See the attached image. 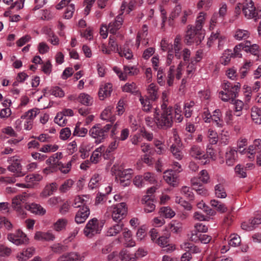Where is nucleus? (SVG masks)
Masks as SVG:
<instances>
[{"label": "nucleus", "instance_id": "1", "mask_svg": "<svg viewBox=\"0 0 261 261\" xmlns=\"http://www.w3.org/2000/svg\"><path fill=\"white\" fill-rule=\"evenodd\" d=\"M241 88V84L237 83L232 84L229 82L224 81L222 84L223 90L219 93V97L223 101H229L232 103L237 96Z\"/></svg>", "mask_w": 261, "mask_h": 261}, {"label": "nucleus", "instance_id": "2", "mask_svg": "<svg viewBox=\"0 0 261 261\" xmlns=\"http://www.w3.org/2000/svg\"><path fill=\"white\" fill-rule=\"evenodd\" d=\"M112 127L111 124H107L103 126L99 124H96L90 129L89 134L95 140V143L99 144L103 142L108 137V133Z\"/></svg>", "mask_w": 261, "mask_h": 261}, {"label": "nucleus", "instance_id": "3", "mask_svg": "<svg viewBox=\"0 0 261 261\" xmlns=\"http://www.w3.org/2000/svg\"><path fill=\"white\" fill-rule=\"evenodd\" d=\"M173 112L169 110L157 111L154 115V122L161 128H169L172 126L173 120Z\"/></svg>", "mask_w": 261, "mask_h": 261}, {"label": "nucleus", "instance_id": "4", "mask_svg": "<svg viewBox=\"0 0 261 261\" xmlns=\"http://www.w3.org/2000/svg\"><path fill=\"white\" fill-rule=\"evenodd\" d=\"M127 211L126 203L121 202L108 207L107 209L106 214L108 216H111L114 221L119 222L126 216Z\"/></svg>", "mask_w": 261, "mask_h": 261}, {"label": "nucleus", "instance_id": "5", "mask_svg": "<svg viewBox=\"0 0 261 261\" xmlns=\"http://www.w3.org/2000/svg\"><path fill=\"white\" fill-rule=\"evenodd\" d=\"M242 9L243 13L246 18L251 19L255 18L256 20L257 12L254 3L252 0H245L242 4L239 3L236 6V10Z\"/></svg>", "mask_w": 261, "mask_h": 261}, {"label": "nucleus", "instance_id": "6", "mask_svg": "<svg viewBox=\"0 0 261 261\" xmlns=\"http://www.w3.org/2000/svg\"><path fill=\"white\" fill-rule=\"evenodd\" d=\"M204 38V33H198L192 26H188L185 37V42L188 44L195 43L199 45Z\"/></svg>", "mask_w": 261, "mask_h": 261}, {"label": "nucleus", "instance_id": "7", "mask_svg": "<svg viewBox=\"0 0 261 261\" xmlns=\"http://www.w3.org/2000/svg\"><path fill=\"white\" fill-rule=\"evenodd\" d=\"M183 63L180 62L175 69V66H171L167 72V83L169 86L173 85L175 76L177 80H179L181 77L183 71Z\"/></svg>", "mask_w": 261, "mask_h": 261}, {"label": "nucleus", "instance_id": "8", "mask_svg": "<svg viewBox=\"0 0 261 261\" xmlns=\"http://www.w3.org/2000/svg\"><path fill=\"white\" fill-rule=\"evenodd\" d=\"M7 238L9 241L17 246L27 245L29 243L27 234L20 230L8 234Z\"/></svg>", "mask_w": 261, "mask_h": 261}, {"label": "nucleus", "instance_id": "9", "mask_svg": "<svg viewBox=\"0 0 261 261\" xmlns=\"http://www.w3.org/2000/svg\"><path fill=\"white\" fill-rule=\"evenodd\" d=\"M101 230V226L99 225L98 220L96 218L91 219L87 223L84 229V234L91 238L94 235L99 233Z\"/></svg>", "mask_w": 261, "mask_h": 261}, {"label": "nucleus", "instance_id": "10", "mask_svg": "<svg viewBox=\"0 0 261 261\" xmlns=\"http://www.w3.org/2000/svg\"><path fill=\"white\" fill-rule=\"evenodd\" d=\"M133 170L131 169L119 170L116 173V180L123 187L128 186L132 177Z\"/></svg>", "mask_w": 261, "mask_h": 261}, {"label": "nucleus", "instance_id": "11", "mask_svg": "<svg viewBox=\"0 0 261 261\" xmlns=\"http://www.w3.org/2000/svg\"><path fill=\"white\" fill-rule=\"evenodd\" d=\"M261 151V140L255 139L252 144L249 146L247 148L240 150V153L246 154L249 160H253L255 154Z\"/></svg>", "mask_w": 261, "mask_h": 261}, {"label": "nucleus", "instance_id": "12", "mask_svg": "<svg viewBox=\"0 0 261 261\" xmlns=\"http://www.w3.org/2000/svg\"><path fill=\"white\" fill-rule=\"evenodd\" d=\"M220 31L217 30L216 32H213L208 38L207 45L208 47L212 46L213 42L216 39L218 40V48L219 50L222 49L226 43V38L225 36L220 35Z\"/></svg>", "mask_w": 261, "mask_h": 261}, {"label": "nucleus", "instance_id": "13", "mask_svg": "<svg viewBox=\"0 0 261 261\" xmlns=\"http://www.w3.org/2000/svg\"><path fill=\"white\" fill-rule=\"evenodd\" d=\"M9 161L10 165L8 166V169L9 171L14 173V175L17 177L22 176L24 175V173L21 171L22 166L18 159L13 157Z\"/></svg>", "mask_w": 261, "mask_h": 261}, {"label": "nucleus", "instance_id": "14", "mask_svg": "<svg viewBox=\"0 0 261 261\" xmlns=\"http://www.w3.org/2000/svg\"><path fill=\"white\" fill-rule=\"evenodd\" d=\"M87 255L86 252L79 253L76 252L66 253L61 256L57 261H83Z\"/></svg>", "mask_w": 261, "mask_h": 261}, {"label": "nucleus", "instance_id": "15", "mask_svg": "<svg viewBox=\"0 0 261 261\" xmlns=\"http://www.w3.org/2000/svg\"><path fill=\"white\" fill-rule=\"evenodd\" d=\"M113 91L112 84L110 83H102L100 86L98 95L100 100H104L110 96Z\"/></svg>", "mask_w": 261, "mask_h": 261}, {"label": "nucleus", "instance_id": "16", "mask_svg": "<svg viewBox=\"0 0 261 261\" xmlns=\"http://www.w3.org/2000/svg\"><path fill=\"white\" fill-rule=\"evenodd\" d=\"M27 200V195H19L12 199V206L17 212L21 213L22 211V204Z\"/></svg>", "mask_w": 261, "mask_h": 261}, {"label": "nucleus", "instance_id": "17", "mask_svg": "<svg viewBox=\"0 0 261 261\" xmlns=\"http://www.w3.org/2000/svg\"><path fill=\"white\" fill-rule=\"evenodd\" d=\"M164 179L169 185L174 187L178 184V175L173 172L172 170H167L164 173Z\"/></svg>", "mask_w": 261, "mask_h": 261}, {"label": "nucleus", "instance_id": "18", "mask_svg": "<svg viewBox=\"0 0 261 261\" xmlns=\"http://www.w3.org/2000/svg\"><path fill=\"white\" fill-rule=\"evenodd\" d=\"M34 239L39 241H51L55 239V235L51 231H38L34 235Z\"/></svg>", "mask_w": 261, "mask_h": 261}, {"label": "nucleus", "instance_id": "19", "mask_svg": "<svg viewBox=\"0 0 261 261\" xmlns=\"http://www.w3.org/2000/svg\"><path fill=\"white\" fill-rule=\"evenodd\" d=\"M90 215V209L88 206H84L76 213L75 217V221L78 223L84 222Z\"/></svg>", "mask_w": 261, "mask_h": 261}, {"label": "nucleus", "instance_id": "20", "mask_svg": "<svg viewBox=\"0 0 261 261\" xmlns=\"http://www.w3.org/2000/svg\"><path fill=\"white\" fill-rule=\"evenodd\" d=\"M123 22L122 14L118 15L114 21L110 22L108 25L109 32L113 34L116 33L121 27Z\"/></svg>", "mask_w": 261, "mask_h": 261}, {"label": "nucleus", "instance_id": "21", "mask_svg": "<svg viewBox=\"0 0 261 261\" xmlns=\"http://www.w3.org/2000/svg\"><path fill=\"white\" fill-rule=\"evenodd\" d=\"M113 108L111 106L107 107L101 113L100 118L102 120L107 122L113 123L116 120V116L113 114Z\"/></svg>", "mask_w": 261, "mask_h": 261}, {"label": "nucleus", "instance_id": "22", "mask_svg": "<svg viewBox=\"0 0 261 261\" xmlns=\"http://www.w3.org/2000/svg\"><path fill=\"white\" fill-rule=\"evenodd\" d=\"M35 251V249L33 247L24 249L22 251L17 254L16 257L19 261H25L33 255Z\"/></svg>", "mask_w": 261, "mask_h": 261}, {"label": "nucleus", "instance_id": "23", "mask_svg": "<svg viewBox=\"0 0 261 261\" xmlns=\"http://www.w3.org/2000/svg\"><path fill=\"white\" fill-rule=\"evenodd\" d=\"M238 157L237 151L232 148L229 149L225 153L226 164L231 166L234 165Z\"/></svg>", "mask_w": 261, "mask_h": 261}, {"label": "nucleus", "instance_id": "24", "mask_svg": "<svg viewBox=\"0 0 261 261\" xmlns=\"http://www.w3.org/2000/svg\"><path fill=\"white\" fill-rule=\"evenodd\" d=\"M90 202L89 197L88 195L76 196L72 204L74 207L88 206L87 204Z\"/></svg>", "mask_w": 261, "mask_h": 261}, {"label": "nucleus", "instance_id": "25", "mask_svg": "<svg viewBox=\"0 0 261 261\" xmlns=\"http://www.w3.org/2000/svg\"><path fill=\"white\" fill-rule=\"evenodd\" d=\"M182 44L181 43V37L177 35L174 39V43L172 45V50H174L175 57L177 59H181L182 57Z\"/></svg>", "mask_w": 261, "mask_h": 261}, {"label": "nucleus", "instance_id": "26", "mask_svg": "<svg viewBox=\"0 0 261 261\" xmlns=\"http://www.w3.org/2000/svg\"><path fill=\"white\" fill-rule=\"evenodd\" d=\"M190 155L195 159L202 160H204V151L200 146L194 145L190 150Z\"/></svg>", "mask_w": 261, "mask_h": 261}, {"label": "nucleus", "instance_id": "27", "mask_svg": "<svg viewBox=\"0 0 261 261\" xmlns=\"http://www.w3.org/2000/svg\"><path fill=\"white\" fill-rule=\"evenodd\" d=\"M144 204V210L146 213H151L154 211L155 205L149 195H145L142 200Z\"/></svg>", "mask_w": 261, "mask_h": 261}, {"label": "nucleus", "instance_id": "28", "mask_svg": "<svg viewBox=\"0 0 261 261\" xmlns=\"http://www.w3.org/2000/svg\"><path fill=\"white\" fill-rule=\"evenodd\" d=\"M43 176L39 174H32L25 177V181L27 182V187H31L42 180Z\"/></svg>", "mask_w": 261, "mask_h": 261}, {"label": "nucleus", "instance_id": "29", "mask_svg": "<svg viewBox=\"0 0 261 261\" xmlns=\"http://www.w3.org/2000/svg\"><path fill=\"white\" fill-rule=\"evenodd\" d=\"M25 208L35 214L44 215L46 212L45 209L40 205L36 203L27 204L25 205Z\"/></svg>", "mask_w": 261, "mask_h": 261}, {"label": "nucleus", "instance_id": "30", "mask_svg": "<svg viewBox=\"0 0 261 261\" xmlns=\"http://www.w3.org/2000/svg\"><path fill=\"white\" fill-rule=\"evenodd\" d=\"M122 234L124 240V244L126 247H130L135 245V242L132 239L131 231L127 228H122Z\"/></svg>", "mask_w": 261, "mask_h": 261}, {"label": "nucleus", "instance_id": "31", "mask_svg": "<svg viewBox=\"0 0 261 261\" xmlns=\"http://www.w3.org/2000/svg\"><path fill=\"white\" fill-rule=\"evenodd\" d=\"M58 188V185L56 182H52L45 186L43 191L41 192L40 196L43 198H46L51 195L54 192L56 191Z\"/></svg>", "mask_w": 261, "mask_h": 261}, {"label": "nucleus", "instance_id": "32", "mask_svg": "<svg viewBox=\"0 0 261 261\" xmlns=\"http://www.w3.org/2000/svg\"><path fill=\"white\" fill-rule=\"evenodd\" d=\"M74 180L71 178L65 180L59 188V191L61 193H66L69 192L74 184Z\"/></svg>", "mask_w": 261, "mask_h": 261}, {"label": "nucleus", "instance_id": "33", "mask_svg": "<svg viewBox=\"0 0 261 261\" xmlns=\"http://www.w3.org/2000/svg\"><path fill=\"white\" fill-rule=\"evenodd\" d=\"M77 100L81 104L86 106H91L93 103V98L86 93H80L77 98Z\"/></svg>", "mask_w": 261, "mask_h": 261}, {"label": "nucleus", "instance_id": "34", "mask_svg": "<svg viewBox=\"0 0 261 261\" xmlns=\"http://www.w3.org/2000/svg\"><path fill=\"white\" fill-rule=\"evenodd\" d=\"M147 91L149 98L151 100L154 101L159 97L158 87L154 83L149 85Z\"/></svg>", "mask_w": 261, "mask_h": 261}, {"label": "nucleus", "instance_id": "35", "mask_svg": "<svg viewBox=\"0 0 261 261\" xmlns=\"http://www.w3.org/2000/svg\"><path fill=\"white\" fill-rule=\"evenodd\" d=\"M63 157L62 153L61 152H58L54 153L50 156L48 159L46 160V164L48 166H57L59 163L61 162H59V160Z\"/></svg>", "mask_w": 261, "mask_h": 261}, {"label": "nucleus", "instance_id": "36", "mask_svg": "<svg viewBox=\"0 0 261 261\" xmlns=\"http://www.w3.org/2000/svg\"><path fill=\"white\" fill-rule=\"evenodd\" d=\"M195 232H196V231H195ZM190 239L192 241L195 242H196L198 240H200L202 243L207 244L211 241L212 238L211 236H208L207 234H200L199 235H198L197 233H194L193 232H192L191 236L190 237Z\"/></svg>", "mask_w": 261, "mask_h": 261}, {"label": "nucleus", "instance_id": "37", "mask_svg": "<svg viewBox=\"0 0 261 261\" xmlns=\"http://www.w3.org/2000/svg\"><path fill=\"white\" fill-rule=\"evenodd\" d=\"M213 121L218 127H222L224 122L221 118V114L219 109L215 110L211 117V122Z\"/></svg>", "mask_w": 261, "mask_h": 261}, {"label": "nucleus", "instance_id": "38", "mask_svg": "<svg viewBox=\"0 0 261 261\" xmlns=\"http://www.w3.org/2000/svg\"><path fill=\"white\" fill-rule=\"evenodd\" d=\"M244 47L245 48V51L247 53H250L251 54L256 56L259 54V47L256 44H251L250 41H247L244 42Z\"/></svg>", "mask_w": 261, "mask_h": 261}, {"label": "nucleus", "instance_id": "39", "mask_svg": "<svg viewBox=\"0 0 261 261\" xmlns=\"http://www.w3.org/2000/svg\"><path fill=\"white\" fill-rule=\"evenodd\" d=\"M102 179L101 176L97 173L94 174L89 182L88 187L91 190L97 188L100 184Z\"/></svg>", "mask_w": 261, "mask_h": 261}, {"label": "nucleus", "instance_id": "40", "mask_svg": "<svg viewBox=\"0 0 261 261\" xmlns=\"http://www.w3.org/2000/svg\"><path fill=\"white\" fill-rule=\"evenodd\" d=\"M251 118L253 121L256 124H261V110L256 107L251 109Z\"/></svg>", "mask_w": 261, "mask_h": 261}, {"label": "nucleus", "instance_id": "41", "mask_svg": "<svg viewBox=\"0 0 261 261\" xmlns=\"http://www.w3.org/2000/svg\"><path fill=\"white\" fill-rule=\"evenodd\" d=\"M160 215L166 218L171 219L175 215V212L169 206H163L160 208L159 211Z\"/></svg>", "mask_w": 261, "mask_h": 261}, {"label": "nucleus", "instance_id": "42", "mask_svg": "<svg viewBox=\"0 0 261 261\" xmlns=\"http://www.w3.org/2000/svg\"><path fill=\"white\" fill-rule=\"evenodd\" d=\"M148 34L146 33H142V32H139L136 38V46L137 48H139L141 43L146 46L148 44V39L147 38Z\"/></svg>", "mask_w": 261, "mask_h": 261}, {"label": "nucleus", "instance_id": "43", "mask_svg": "<svg viewBox=\"0 0 261 261\" xmlns=\"http://www.w3.org/2000/svg\"><path fill=\"white\" fill-rule=\"evenodd\" d=\"M119 258L121 261H136V256L130 254L126 250H122L119 253Z\"/></svg>", "mask_w": 261, "mask_h": 261}, {"label": "nucleus", "instance_id": "44", "mask_svg": "<svg viewBox=\"0 0 261 261\" xmlns=\"http://www.w3.org/2000/svg\"><path fill=\"white\" fill-rule=\"evenodd\" d=\"M215 193L216 197L219 198H225L227 196L224 186L221 184L215 186Z\"/></svg>", "mask_w": 261, "mask_h": 261}, {"label": "nucleus", "instance_id": "45", "mask_svg": "<svg viewBox=\"0 0 261 261\" xmlns=\"http://www.w3.org/2000/svg\"><path fill=\"white\" fill-rule=\"evenodd\" d=\"M206 151V153L204 152V160H205V162L203 163L204 164L209 161L210 159H211L213 160H215L216 156L215 152L211 144H208L207 146Z\"/></svg>", "mask_w": 261, "mask_h": 261}, {"label": "nucleus", "instance_id": "46", "mask_svg": "<svg viewBox=\"0 0 261 261\" xmlns=\"http://www.w3.org/2000/svg\"><path fill=\"white\" fill-rule=\"evenodd\" d=\"M123 224L119 223L110 227L107 231L108 236H114L122 230Z\"/></svg>", "mask_w": 261, "mask_h": 261}, {"label": "nucleus", "instance_id": "47", "mask_svg": "<svg viewBox=\"0 0 261 261\" xmlns=\"http://www.w3.org/2000/svg\"><path fill=\"white\" fill-rule=\"evenodd\" d=\"M249 36L250 33L248 31L243 29H237L235 32L234 37L237 40H241L247 39Z\"/></svg>", "mask_w": 261, "mask_h": 261}, {"label": "nucleus", "instance_id": "48", "mask_svg": "<svg viewBox=\"0 0 261 261\" xmlns=\"http://www.w3.org/2000/svg\"><path fill=\"white\" fill-rule=\"evenodd\" d=\"M153 144L156 148L155 151L158 154H162L165 151V145L163 140L154 139Z\"/></svg>", "mask_w": 261, "mask_h": 261}, {"label": "nucleus", "instance_id": "49", "mask_svg": "<svg viewBox=\"0 0 261 261\" xmlns=\"http://www.w3.org/2000/svg\"><path fill=\"white\" fill-rule=\"evenodd\" d=\"M67 224V220L65 218L58 219L54 224V229L57 231L64 230Z\"/></svg>", "mask_w": 261, "mask_h": 261}, {"label": "nucleus", "instance_id": "50", "mask_svg": "<svg viewBox=\"0 0 261 261\" xmlns=\"http://www.w3.org/2000/svg\"><path fill=\"white\" fill-rule=\"evenodd\" d=\"M233 56L231 50H225L221 57V63L224 65H227L230 62L231 57Z\"/></svg>", "mask_w": 261, "mask_h": 261}, {"label": "nucleus", "instance_id": "51", "mask_svg": "<svg viewBox=\"0 0 261 261\" xmlns=\"http://www.w3.org/2000/svg\"><path fill=\"white\" fill-rule=\"evenodd\" d=\"M38 113L39 110L38 109H33L29 110L22 115L21 116V119H27L33 121Z\"/></svg>", "mask_w": 261, "mask_h": 261}, {"label": "nucleus", "instance_id": "52", "mask_svg": "<svg viewBox=\"0 0 261 261\" xmlns=\"http://www.w3.org/2000/svg\"><path fill=\"white\" fill-rule=\"evenodd\" d=\"M194 106L195 103L193 101L187 102L185 104L184 114L186 117L190 118L191 116Z\"/></svg>", "mask_w": 261, "mask_h": 261}, {"label": "nucleus", "instance_id": "53", "mask_svg": "<svg viewBox=\"0 0 261 261\" xmlns=\"http://www.w3.org/2000/svg\"><path fill=\"white\" fill-rule=\"evenodd\" d=\"M88 133V129L85 127H81L80 125L76 124L73 133V135L74 136H77L80 137H84Z\"/></svg>", "mask_w": 261, "mask_h": 261}, {"label": "nucleus", "instance_id": "54", "mask_svg": "<svg viewBox=\"0 0 261 261\" xmlns=\"http://www.w3.org/2000/svg\"><path fill=\"white\" fill-rule=\"evenodd\" d=\"M139 100L141 103L143 110L145 112H149L151 108V105L149 98L140 95Z\"/></svg>", "mask_w": 261, "mask_h": 261}, {"label": "nucleus", "instance_id": "55", "mask_svg": "<svg viewBox=\"0 0 261 261\" xmlns=\"http://www.w3.org/2000/svg\"><path fill=\"white\" fill-rule=\"evenodd\" d=\"M58 148L59 146L56 144H45L39 149V151L44 153L53 152L57 151Z\"/></svg>", "mask_w": 261, "mask_h": 261}, {"label": "nucleus", "instance_id": "56", "mask_svg": "<svg viewBox=\"0 0 261 261\" xmlns=\"http://www.w3.org/2000/svg\"><path fill=\"white\" fill-rule=\"evenodd\" d=\"M241 242L240 237L237 234H231L230 236V240L229 245L232 247H236L239 246Z\"/></svg>", "mask_w": 261, "mask_h": 261}, {"label": "nucleus", "instance_id": "57", "mask_svg": "<svg viewBox=\"0 0 261 261\" xmlns=\"http://www.w3.org/2000/svg\"><path fill=\"white\" fill-rule=\"evenodd\" d=\"M59 170L63 174H67L69 172L72 166L71 161H69L66 164H63L62 162L59 163L58 165Z\"/></svg>", "mask_w": 261, "mask_h": 261}, {"label": "nucleus", "instance_id": "58", "mask_svg": "<svg viewBox=\"0 0 261 261\" xmlns=\"http://www.w3.org/2000/svg\"><path fill=\"white\" fill-rule=\"evenodd\" d=\"M207 137L208 141L211 145L216 144L218 142L217 133L213 129H210L207 133Z\"/></svg>", "mask_w": 261, "mask_h": 261}, {"label": "nucleus", "instance_id": "59", "mask_svg": "<svg viewBox=\"0 0 261 261\" xmlns=\"http://www.w3.org/2000/svg\"><path fill=\"white\" fill-rule=\"evenodd\" d=\"M211 204L213 207L216 208L217 210L221 213H224L227 210V208L225 205L218 200H211Z\"/></svg>", "mask_w": 261, "mask_h": 261}, {"label": "nucleus", "instance_id": "60", "mask_svg": "<svg viewBox=\"0 0 261 261\" xmlns=\"http://www.w3.org/2000/svg\"><path fill=\"white\" fill-rule=\"evenodd\" d=\"M229 140V132L223 130L219 136V141L221 144L226 145L228 144Z\"/></svg>", "mask_w": 261, "mask_h": 261}, {"label": "nucleus", "instance_id": "61", "mask_svg": "<svg viewBox=\"0 0 261 261\" xmlns=\"http://www.w3.org/2000/svg\"><path fill=\"white\" fill-rule=\"evenodd\" d=\"M219 7V12L217 14L218 15V17H219V20H220L221 21H222L224 17L227 14V6L225 3H222L220 4Z\"/></svg>", "mask_w": 261, "mask_h": 261}, {"label": "nucleus", "instance_id": "62", "mask_svg": "<svg viewBox=\"0 0 261 261\" xmlns=\"http://www.w3.org/2000/svg\"><path fill=\"white\" fill-rule=\"evenodd\" d=\"M181 110L180 107L176 105L174 107V111L173 110V113H174V120L177 122H181L183 120V116L181 114Z\"/></svg>", "mask_w": 261, "mask_h": 261}, {"label": "nucleus", "instance_id": "63", "mask_svg": "<svg viewBox=\"0 0 261 261\" xmlns=\"http://www.w3.org/2000/svg\"><path fill=\"white\" fill-rule=\"evenodd\" d=\"M124 72H125V74L126 75V77L127 75H137L139 72L138 69L135 66H124Z\"/></svg>", "mask_w": 261, "mask_h": 261}, {"label": "nucleus", "instance_id": "64", "mask_svg": "<svg viewBox=\"0 0 261 261\" xmlns=\"http://www.w3.org/2000/svg\"><path fill=\"white\" fill-rule=\"evenodd\" d=\"M54 121L59 125L62 126L65 125L67 121L66 117L61 112L57 114L54 119Z\"/></svg>", "mask_w": 261, "mask_h": 261}]
</instances>
